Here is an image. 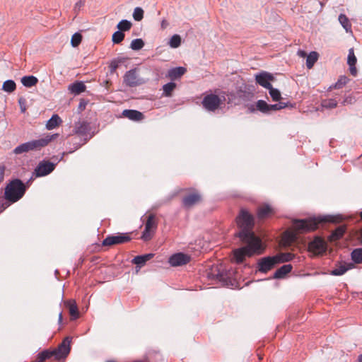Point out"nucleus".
<instances>
[{"label": "nucleus", "mask_w": 362, "mask_h": 362, "mask_svg": "<svg viewBox=\"0 0 362 362\" xmlns=\"http://www.w3.org/2000/svg\"><path fill=\"white\" fill-rule=\"evenodd\" d=\"M236 223L240 229L237 235L244 245L233 251L232 260L240 264L246 257L261 254L264 247L260 238L253 232L254 216L247 209H240L236 218Z\"/></svg>", "instance_id": "obj_1"}, {"label": "nucleus", "mask_w": 362, "mask_h": 362, "mask_svg": "<svg viewBox=\"0 0 362 362\" xmlns=\"http://www.w3.org/2000/svg\"><path fill=\"white\" fill-rule=\"evenodd\" d=\"M27 188L28 186L20 179L16 178L11 180L5 187L4 197L9 202L5 208L10 204L20 200L24 196Z\"/></svg>", "instance_id": "obj_2"}, {"label": "nucleus", "mask_w": 362, "mask_h": 362, "mask_svg": "<svg viewBox=\"0 0 362 362\" xmlns=\"http://www.w3.org/2000/svg\"><path fill=\"white\" fill-rule=\"evenodd\" d=\"M334 221V217L327 216L308 219H296L293 221V225L296 230L307 232L315 230L320 223Z\"/></svg>", "instance_id": "obj_3"}, {"label": "nucleus", "mask_w": 362, "mask_h": 362, "mask_svg": "<svg viewBox=\"0 0 362 362\" xmlns=\"http://www.w3.org/2000/svg\"><path fill=\"white\" fill-rule=\"evenodd\" d=\"M50 141L51 139L48 136L37 140L30 141L17 146L13 150V152L16 154H21L29 151L40 150L42 147L47 146Z\"/></svg>", "instance_id": "obj_4"}, {"label": "nucleus", "mask_w": 362, "mask_h": 362, "mask_svg": "<svg viewBox=\"0 0 362 362\" xmlns=\"http://www.w3.org/2000/svg\"><path fill=\"white\" fill-rule=\"evenodd\" d=\"M225 100V96L221 98L215 94H209L204 98L202 105L207 110L214 112Z\"/></svg>", "instance_id": "obj_5"}, {"label": "nucleus", "mask_w": 362, "mask_h": 362, "mask_svg": "<svg viewBox=\"0 0 362 362\" xmlns=\"http://www.w3.org/2000/svg\"><path fill=\"white\" fill-rule=\"evenodd\" d=\"M56 165L57 163L47 162L43 160L35 168L33 175L36 177L47 175L54 170Z\"/></svg>", "instance_id": "obj_6"}, {"label": "nucleus", "mask_w": 362, "mask_h": 362, "mask_svg": "<svg viewBox=\"0 0 362 362\" xmlns=\"http://www.w3.org/2000/svg\"><path fill=\"white\" fill-rule=\"evenodd\" d=\"M157 227V223L155 221V216L151 214L148 216L147 221L145 224V228L142 233L141 238L144 241H148L151 239L154 231Z\"/></svg>", "instance_id": "obj_7"}, {"label": "nucleus", "mask_w": 362, "mask_h": 362, "mask_svg": "<svg viewBox=\"0 0 362 362\" xmlns=\"http://www.w3.org/2000/svg\"><path fill=\"white\" fill-rule=\"evenodd\" d=\"M71 338L66 337L58 347L53 350L54 356L57 359H61L67 356L70 352V344Z\"/></svg>", "instance_id": "obj_8"}, {"label": "nucleus", "mask_w": 362, "mask_h": 362, "mask_svg": "<svg viewBox=\"0 0 362 362\" xmlns=\"http://www.w3.org/2000/svg\"><path fill=\"white\" fill-rule=\"evenodd\" d=\"M278 264L275 256L261 258L258 262V270L262 273H267Z\"/></svg>", "instance_id": "obj_9"}, {"label": "nucleus", "mask_w": 362, "mask_h": 362, "mask_svg": "<svg viewBox=\"0 0 362 362\" xmlns=\"http://www.w3.org/2000/svg\"><path fill=\"white\" fill-rule=\"evenodd\" d=\"M308 248L315 255H322L327 250V243L321 238L316 237L309 243Z\"/></svg>", "instance_id": "obj_10"}, {"label": "nucleus", "mask_w": 362, "mask_h": 362, "mask_svg": "<svg viewBox=\"0 0 362 362\" xmlns=\"http://www.w3.org/2000/svg\"><path fill=\"white\" fill-rule=\"evenodd\" d=\"M190 260V255L182 252H177L169 257L168 262L172 267H180L187 264Z\"/></svg>", "instance_id": "obj_11"}, {"label": "nucleus", "mask_w": 362, "mask_h": 362, "mask_svg": "<svg viewBox=\"0 0 362 362\" xmlns=\"http://www.w3.org/2000/svg\"><path fill=\"white\" fill-rule=\"evenodd\" d=\"M124 83L129 87H134L142 84L143 81L139 78L136 69H134L126 72L124 76Z\"/></svg>", "instance_id": "obj_12"}, {"label": "nucleus", "mask_w": 362, "mask_h": 362, "mask_svg": "<svg viewBox=\"0 0 362 362\" xmlns=\"http://www.w3.org/2000/svg\"><path fill=\"white\" fill-rule=\"evenodd\" d=\"M131 238L127 233L109 235L103 241V245L110 246L116 244H122L129 242Z\"/></svg>", "instance_id": "obj_13"}, {"label": "nucleus", "mask_w": 362, "mask_h": 362, "mask_svg": "<svg viewBox=\"0 0 362 362\" xmlns=\"http://www.w3.org/2000/svg\"><path fill=\"white\" fill-rule=\"evenodd\" d=\"M274 76L267 71H262L261 73L255 75L257 83L267 89L272 86L271 81H274Z\"/></svg>", "instance_id": "obj_14"}, {"label": "nucleus", "mask_w": 362, "mask_h": 362, "mask_svg": "<svg viewBox=\"0 0 362 362\" xmlns=\"http://www.w3.org/2000/svg\"><path fill=\"white\" fill-rule=\"evenodd\" d=\"M201 194L197 191H194L193 192L183 197L182 204L185 208L189 209L194 205L199 203L201 201Z\"/></svg>", "instance_id": "obj_15"}, {"label": "nucleus", "mask_w": 362, "mask_h": 362, "mask_svg": "<svg viewBox=\"0 0 362 362\" xmlns=\"http://www.w3.org/2000/svg\"><path fill=\"white\" fill-rule=\"evenodd\" d=\"M356 62L357 59L354 54V48H350L349 49L347 64L349 66L350 74L354 76H356L357 75V69L356 67Z\"/></svg>", "instance_id": "obj_16"}, {"label": "nucleus", "mask_w": 362, "mask_h": 362, "mask_svg": "<svg viewBox=\"0 0 362 362\" xmlns=\"http://www.w3.org/2000/svg\"><path fill=\"white\" fill-rule=\"evenodd\" d=\"M353 268V263H338L336 264V267L330 272V274L333 276H341L344 274L348 270L351 269Z\"/></svg>", "instance_id": "obj_17"}, {"label": "nucleus", "mask_w": 362, "mask_h": 362, "mask_svg": "<svg viewBox=\"0 0 362 362\" xmlns=\"http://www.w3.org/2000/svg\"><path fill=\"white\" fill-rule=\"evenodd\" d=\"M274 213V209L270 205L264 204L257 209V215L259 219H264Z\"/></svg>", "instance_id": "obj_18"}, {"label": "nucleus", "mask_w": 362, "mask_h": 362, "mask_svg": "<svg viewBox=\"0 0 362 362\" xmlns=\"http://www.w3.org/2000/svg\"><path fill=\"white\" fill-rule=\"evenodd\" d=\"M122 115L133 121H141L144 119V115L135 110H124L122 112Z\"/></svg>", "instance_id": "obj_19"}, {"label": "nucleus", "mask_w": 362, "mask_h": 362, "mask_svg": "<svg viewBox=\"0 0 362 362\" xmlns=\"http://www.w3.org/2000/svg\"><path fill=\"white\" fill-rule=\"evenodd\" d=\"M86 89V85L82 81H76L70 84L68 90L74 95H79Z\"/></svg>", "instance_id": "obj_20"}, {"label": "nucleus", "mask_w": 362, "mask_h": 362, "mask_svg": "<svg viewBox=\"0 0 362 362\" xmlns=\"http://www.w3.org/2000/svg\"><path fill=\"white\" fill-rule=\"evenodd\" d=\"M90 131L89 124L86 122H78L74 127V132L79 135H86Z\"/></svg>", "instance_id": "obj_21"}, {"label": "nucleus", "mask_w": 362, "mask_h": 362, "mask_svg": "<svg viewBox=\"0 0 362 362\" xmlns=\"http://www.w3.org/2000/svg\"><path fill=\"white\" fill-rule=\"evenodd\" d=\"M153 257V254L148 253L143 255H138L134 257L132 263L136 264L139 267L144 266L146 262Z\"/></svg>", "instance_id": "obj_22"}, {"label": "nucleus", "mask_w": 362, "mask_h": 362, "mask_svg": "<svg viewBox=\"0 0 362 362\" xmlns=\"http://www.w3.org/2000/svg\"><path fill=\"white\" fill-rule=\"evenodd\" d=\"M292 269V266L291 264H284L278 269L274 274V279H282L284 278L288 273H289Z\"/></svg>", "instance_id": "obj_23"}, {"label": "nucleus", "mask_w": 362, "mask_h": 362, "mask_svg": "<svg viewBox=\"0 0 362 362\" xmlns=\"http://www.w3.org/2000/svg\"><path fill=\"white\" fill-rule=\"evenodd\" d=\"M65 303L69 308L72 320L77 319L79 317V313L76 302L74 300H69Z\"/></svg>", "instance_id": "obj_24"}, {"label": "nucleus", "mask_w": 362, "mask_h": 362, "mask_svg": "<svg viewBox=\"0 0 362 362\" xmlns=\"http://www.w3.org/2000/svg\"><path fill=\"white\" fill-rule=\"evenodd\" d=\"M346 230L345 226H340L333 230L329 237L330 241H335L340 239Z\"/></svg>", "instance_id": "obj_25"}, {"label": "nucleus", "mask_w": 362, "mask_h": 362, "mask_svg": "<svg viewBox=\"0 0 362 362\" xmlns=\"http://www.w3.org/2000/svg\"><path fill=\"white\" fill-rule=\"evenodd\" d=\"M62 123V119L58 115H53L52 117L47 121L46 127L47 129H53L58 127Z\"/></svg>", "instance_id": "obj_26"}, {"label": "nucleus", "mask_w": 362, "mask_h": 362, "mask_svg": "<svg viewBox=\"0 0 362 362\" xmlns=\"http://www.w3.org/2000/svg\"><path fill=\"white\" fill-rule=\"evenodd\" d=\"M38 79L34 76H25L21 78V83L25 87L30 88L35 86Z\"/></svg>", "instance_id": "obj_27"}, {"label": "nucleus", "mask_w": 362, "mask_h": 362, "mask_svg": "<svg viewBox=\"0 0 362 362\" xmlns=\"http://www.w3.org/2000/svg\"><path fill=\"white\" fill-rule=\"evenodd\" d=\"M185 71H186V69L185 68L180 67V66L173 68V69L169 70L168 76L171 79H175V78H177L182 76L185 74Z\"/></svg>", "instance_id": "obj_28"}, {"label": "nucleus", "mask_w": 362, "mask_h": 362, "mask_svg": "<svg viewBox=\"0 0 362 362\" xmlns=\"http://www.w3.org/2000/svg\"><path fill=\"white\" fill-rule=\"evenodd\" d=\"M351 260L355 264L362 263V248H356L351 252Z\"/></svg>", "instance_id": "obj_29"}, {"label": "nucleus", "mask_w": 362, "mask_h": 362, "mask_svg": "<svg viewBox=\"0 0 362 362\" xmlns=\"http://www.w3.org/2000/svg\"><path fill=\"white\" fill-rule=\"evenodd\" d=\"M16 89V84L13 80H7L4 82L2 90L7 93H12Z\"/></svg>", "instance_id": "obj_30"}, {"label": "nucleus", "mask_w": 362, "mask_h": 362, "mask_svg": "<svg viewBox=\"0 0 362 362\" xmlns=\"http://www.w3.org/2000/svg\"><path fill=\"white\" fill-rule=\"evenodd\" d=\"M54 356L53 351L44 350L40 352L37 356V362H43L44 361Z\"/></svg>", "instance_id": "obj_31"}, {"label": "nucleus", "mask_w": 362, "mask_h": 362, "mask_svg": "<svg viewBox=\"0 0 362 362\" xmlns=\"http://www.w3.org/2000/svg\"><path fill=\"white\" fill-rule=\"evenodd\" d=\"M338 101L334 98L324 99L321 102V105L327 109H332L337 106Z\"/></svg>", "instance_id": "obj_32"}, {"label": "nucleus", "mask_w": 362, "mask_h": 362, "mask_svg": "<svg viewBox=\"0 0 362 362\" xmlns=\"http://www.w3.org/2000/svg\"><path fill=\"white\" fill-rule=\"evenodd\" d=\"M176 88V84L173 82H170L165 84L163 86V95L166 97H170L172 95L173 91Z\"/></svg>", "instance_id": "obj_33"}, {"label": "nucleus", "mask_w": 362, "mask_h": 362, "mask_svg": "<svg viewBox=\"0 0 362 362\" xmlns=\"http://www.w3.org/2000/svg\"><path fill=\"white\" fill-rule=\"evenodd\" d=\"M318 59V54L316 52H312L307 57L306 59V66L308 69H311L314 64L317 62Z\"/></svg>", "instance_id": "obj_34"}, {"label": "nucleus", "mask_w": 362, "mask_h": 362, "mask_svg": "<svg viewBox=\"0 0 362 362\" xmlns=\"http://www.w3.org/2000/svg\"><path fill=\"white\" fill-rule=\"evenodd\" d=\"M339 21L346 32L351 30V25L346 15L342 13L340 14L339 16Z\"/></svg>", "instance_id": "obj_35"}, {"label": "nucleus", "mask_w": 362, "mask_h": 362, "mask_svg": "<svg viewBox=\"0 0 362 362\" xmlns=\"http://www.w3.org/2000/svg\"><path fill=\"white\" fill-rule=\"evenodd\" d=\"M127 58L121 57L112 60L110 64V71L112 74L115 72L119 66L126 61Z\"/></svg>", "instance_id": "obj_36"}, {"label": "nucleus", "mask_w": 362, "mask_h": 362, "mask_svg": "<svg viewBox=\"0 0 362 362\" xmlns=\"http://www.w3.org/2000/svg\"><path fill=\"white\" fill-rule=\"evenodd\" d=\"M275 257H277L278 264H279L291 261L294 257V255L292 253L286 252L281 253L279 255H276Z\"/></svg>", "instance_id": "obj_37"}, {"label": "nucleus", "mask_w": 362, "mask_h": 362, "mask_svg": "<svg viewBox=\"0 0 362 362\" xmlns=\"http://www.w3.org/2000/svg\"><path fill=\"white\" fill-rule=\"evenodd\" d=\"M181 41H182L181 37L179 35L175 34L172 36L168 44L170 45V47L172 48H177L178 47L180 46Z\"/></svg>", "instance_id": "obj_38"}, {"label": "nucleus", "mask_w": 362, "mask_h": 362, "mask_svg": "<svg viewBox=\"0 0 362 362\" xmlns=\"http://www.w3.org/2000/svg\"><path fill=\"white\" fill-rule=\"evenodd\" d=\"M117 27L121 32L127 31L131 29L132 23L127 20H122Z\"/></svg>", "instance_id": "obj_39"}, {"label": "nucleus", "mask_w": 362, "mask_h": 362, "mask_svg": "<svg viewBox=\"0 0 362 362\" xmlns=\"http://www.w3.org/2000/svg\"><path fill=\"white\" fill-rule=\"evenodd\" d=\"M257 109L263 113H269V105L263 100H259L256 104Z\"/></svg>", "instance_id": "obj_40"}, {"label": "nucleus", "mask_w": 362, "mask_h": 362, "mask_svg": "<svg viewBox=\"0 0 362 362\" xmlns=\"http://www.w3.org/2000/svg\"><path fill=\"white\" fill-rule=\"evenodd\" d=\"M144 46V42L143 40L140 39V38L133 40L130 45V47L133 50H139V49H142Z\"/></svg>", "instance_id": "obj_41"}, {"label": "nucleus", "mask_w": 362, "mask_h": 362, "mask_svg": "<svg viewBox=\"0 0 362 362\" xmlns=\"http://www.w3.org/2000/svg\"><path fill=\"white\" fill-rule=\"evenodd\" d=\"M347 82H348L347 77H346L344 76H341L339 77V78L336 82V83L333 86H331L329 88L330 89H332V88H336V89L341 88L344 86H345Z\"/></svg>", "instance_id": "obj_42"}, {"label": "nucleus", "mask_w": 362, "mask_h": 362, "mask_svg": "<svg viewBox=\"0 0 362 362\" xmlns=\"http://www.w3.org/2000/svg\"><path fill=\"white\" fill-rule=\"evenodd\" d=\"M124 38V34L118 30L113 33L112 40L115 44H119Z\"/></svg>", "instance_id": "obj_43"}, {"label": "nucleus", "mask_w": 362, "mask_h": 362, "mask_svg": "<svg viewBox=\"0 0 362 362\" xmlns=\"http://www.w3.org/2000/svg\"><path fill=\"white\" fill-rule=\"evenodd\" d=\"M81 40H82V35L78 33H76L71 37V44L74 47H76L80 45V43L81 42Z\"/></svg>", "instance_id": "obj_44"}, {"label": "nucleus", "mask_w": 362, "mask_h": 362, "mask_svg": "<svg viewBox=\"0 0 362 362\" xmlns=\"http://www.w3.org/2000/svg\"><path fill=\"white\" fill-rule=\"evenodd\" d=\"M268 90L274 101H279L281 99V93L278 89L274 88L272 86Z\"/></svg>", "instance_id": "obj_45"}, {"label": "nucleus", "mask_w": 362, "mask_h": 362, "mask_svg": "<svg viewBox=\"0 0 362 362\" xmlns=\"http://www.w3.org/2000/svg\"><path fill=\"white\" fill-rule=\"evenodd\" d=\"M133 18L136 21H141L144 18V10L140 7L135 8L133 13Z\"/></svg>", "instance_id": "obj_46"}, {"label": "nucleus", "mask_w": 362, "mask_h": 362, "mask_svg": "<svg viewBox=\"0 0 362 362\" xmlns=\"http://www.w3.org/2000/svg\"><path fill=\"white\" fill-rule=\"evenodd\" d=\"M286 107V105H283V103H280L279 104L269 105V113L272 111L279 110Z\"/></svg>", "instance_id": "obj_47"}, {"label": "nucleus", "mask_w": 362, "mask_h": 362, "mask_svg": "<svg viewBox=\"0 0 362 362\" xmlns=\"http://www.w3.org/2000/svg\"><path fill=\"white\" fill-rule=\"evenodd\" d=\"M284 238L286 239L287 242H293L296 238V235L293 233H286L284 235Z\"/></svg>", "instance_id": "obj_48"}, {"label": "nucleus", "mask_w": 362, "mask_h": 362, "mask_svg": "<svg viewBox=\"0 0 362 362\" xmlns=\"http://www.w3.org/2000/svg\"><path fill=\"white\" fill-rule=\"evenodd\" d=\"M25 103V100L23 98H20L18 100V103L20 105L21 110L22 112H25V110H26Z\"/></svg>", "instance_id": "obj_49"}, {"label": "nucleus", "mask_w": 362, "mask_h": 362, "mask_svg": "<svg viewBox=\"0 0 362 362\" xmlns=\"http://www.w3.org/2000/svg\"><path fill=\"white\" fill-rule=\"evenodd\" d=\"M83 3L80 0L78 2L76 3L74 6V10L80 9V8L83 6Z\"/></svg>", "instance_id": "obj_50"}, {"label": "nucleus", "mask_w": 362, "mask_h": 362, "mask_svg": "<svg viewBox=\"0 0 362 362\" xmlns=\"http://www.w3.org/2000/svg\"><path fill=\"white\" fill-rule=\"evenodd\" d=\"M168 26V22L166 20H163L161 22L162 29H165Z\"/></svg>", "instance_id": "obj_51"}, {"label": "nucleus", "mask_w": 362, "mask_h": 362, "mask_svg": "<svg viewBox=\"0 0 362 362\" xmlns=\"http://www.w3.org/2000/svg\"><path fill=\"white\" fill-rule=\"evenodd\" d=\"M85 107H86V103L83 101H81L80 104H79V108L81 110H83V109H85Z\"/></svg>", "instance_id": "obj_52"}, {"label": "nucleus", "mask_w": 362, "mask_h": 362, "mask_svg": "<svg viewBox=\"0 0 362 362\" xmlns=\"http://www.w3.org/2000/svg\"><path fill=\"white\" fill-rule=\"evenodd\" d=\"M298 55H299V56H300V57H305V55H306L305 52L302 51V50L298 51Z\"/></svg>", "instance_id": "obj_53"}, {"label": "nucleus", "mask_w": 362, "mask_h": 362, "mask_svg": "<svg viewBox=\"0 0 362 362\" xmlns=\"http://www.w3.org/2000/svg\"><path fill=\"white\" fill-rule=\"evenodd\" d=\"M59 323H61L62 321V313H59V319H58Z\"/></svg>", "instance_id": "obj_54"}, {"label": "nucleus", "mask_w": 362, "mask_h": 362, "mask_svg": "<svg viewBox=\"0 0 362 362\" xmlns=\"http://www.w3.org/2000/svg\"><path fill=\"white\" fill-rule=\"evenodd\" d=\"M360 240H361V243L362 244V228L360 230Z\"/></svg>", "instance_id": "obj_55"}, {"label": "nucleus", "mask_w": 362, "mask_h": 362, "mask_svg": "<svg viewBox=\"0 0 362 362\" xmlns=\"http://www.w3.org/2000/svg\"><path fill=\"white\" fill-rule=\"evenodd\" d=\"M358 360L359 362H362V354L359 355Z\"/></svg>", "instance_id": "obj_56"}, {"label": "nucleus", "mask_w": 362, "mask_h": 362, "mask_svg": "<svg viewBox=\"0 0 362 362\" xmlns=\"http://www.w3.org/2000/svg\"><path fill=\"white\" fill-rule=\"evenodd\" d=\"M33 180V177H30V180L25 183V185L28 187L29 186V182L30 180Z\"/></svg>", "instance_id": "obj_57"}, {"label": "nucleus", "mask_w": 362, "mask_h": 362, "mask_svg": "<svg viewBox=\"0 0 362 362\" xmlns=\"http://www.w3.org/2000/svg\"><path fill=\"white\" fill-rule=\"evenodd\" d=\"M33 180V177H30V180L25 183V185L28 187L29 186V182L30 180Z\"/></svg>", "instance_id": "obj_58"}, {"label": "nucleus", "mask_w": 362, "mask_h": 362, "mask_svg": "<svg viewBox=\"0 0 362 362\" xmlns=\"http://www.w3.org/2000/svg\"><path fill=\"white\" fill-rule=\"evenodd\" d=\"M360 216H361V218L362 219V211L361 212Z\"/></svg>", "instance_id": "obj_59"}, {"label": "nucleus", "mask_w": 362, "mask_h": 362, "mask_svg": "<svg viewBox=\"0 0 362 362\" xmlns=\"http://www.w3.org/2000/svg\"><path fill=\"white\" fill-rule=\"evenodd\" d=\"M136 362H144V361H136Z\"/></svg>", "instance_id": "obj_60"}]
</instances>
